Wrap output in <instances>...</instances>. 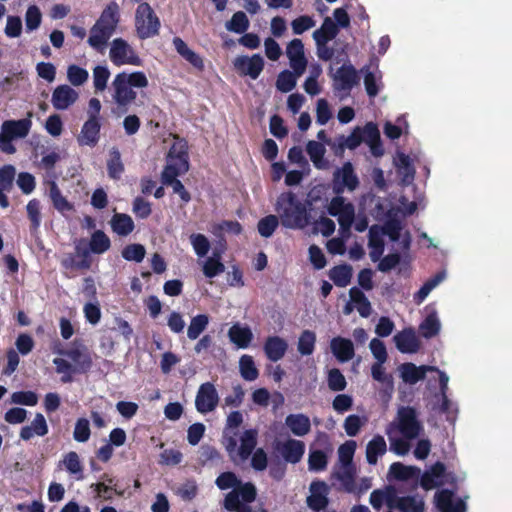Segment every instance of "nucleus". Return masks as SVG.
<instances>
[{"instance_id": "obj_59", "label": "nucleus", "mask_w": 512, "mask_h": 512, "mask_svg": "<svg viewBox=\"0 0 512 512\" xmlns=\"http://www.w3.org/2000/svg\"><path fill=\"white\" fill-rule=\"evenodd\" d=\"M47 192L53 202L54 207L64 214V197L56 184V176L46 177Z\"/></svg>"}, {"instance_id": "obj_39", "label": "nucleus", "mask_w": 512, "mask_h": 512, "mask_svg": "<svg viewBox=\"0 0 512 512\" xmlns=\"http://www.w3.org/2000/svg\"><path fill=\"white\" fill-rule=\"evenodd\" d=\"M395 165L397 173L401 178L404 185H410L414 181L415 168L412 164L411 158L404 153H397L395 157Z\"/></svg>"}, {"instance_id": "obj_54", "label": "nucleus", "mask_w": 512, "mask_h": 512, "mask_svg": "<svg viewBox=\"0 0 512 512\" xmlns=\"http://www.w3.org/2000/svg\"><path fill=\"white\" fill-rule=\"evenodd\" d=\"M306 151L316 168L323 169L326 167V161L324 160L326 150L322 143L311 140L307 143Z\"/></svg>"}, {"instance_id": "obj_29", "label": "nucleus", "mask_w": 512, "mask_h": 512, "mask_svg": "<svg viewBox=\"0 0 512 512\" xmlns=\"http://www.w3.org/2000/svg\"><path fill=\"white\" fill-rule=\"evenodd\" d=\"M263 349L270 361L277 362L285 356L288 343L279 336H269L264 343Z\"/></svg>"}, {"instance_id": "obj_15", "label": "nucleus", "mask_w": 512, "mask_h": 512, "mask_svg": "<svg viewBox=\"0 0 512 512\" xmlns=\"http://www.w3.org/2000/svg\"><path fill=\"white\" fill-rule=\"evenodd\" d=\"M175 141L167 155V164L165 167H172L173 170L188 171V145L184 139L174 137Z\"/></svg>"}, {"instance_id": "obj_2", "label": "nucleus", "mask_w": 512, "mask_h": 512, "mask_svg": "<svg viewBox=\"0 0 512 512\" xmlns=\"http://www.w3.org/2000/svg\"><path fill=\"white\" fill-rule=\"evenodd\" d=\"M120 21L119 6L111 2L90 29L88 44L99 53H104L109 39L113 36Z\"/></svg>"}, {"instance_id": "obj_63", "label": "nucleus", "mask_w": 512, "mask_h": 512, "mask_svg": "<svg viewBox=\"0 0 512 512\" xmlns=\"http://www.w3.org/2000/svg\"><path fill=\"white\" fill-rule=\"evenodd\" d=\"M215 483L220 490L232 489V491L240 490L244 485L233 472L221 473Z\"/></svg>"}, {"instance_id": "obj_55", "label": "nucleus", "mask_w": 512, "mask_h": 512, "mask_svg": "<svg viewBox=\"0 0 512 512\" xmlns=\"http://www.w3.org/2000/svg\"><path fill=\"white\" fill-rule=\"evenodd\" d=\"M111 241L102 231L96 230L92 233L89 241V250L94 254H103L110 249Z\"/></svg>"}, {"instance_id": "obj_46", "label": "nucleus", "mask_w": 512, "mask_h": 512, "mask_svg": "<svg viewBox=\"0 0 512 512\" xmlns=\"http://www.w3.org/2000/svg\"><path fill=\"white\" fill-rule=\"evenodd\" d=\"M36 151H39V153L42 155L38 166L47 172L46 177L56 176L53 173V169L55 164L61 159L60 154L54 149L51 150L49 148H45L44 146L37 148Z\"/></svg>"}, {"instance_id": "obj_28", "label": "nucleus", "mask_w": 512, "mask_h": 512, "mask_svg": "<svg viewBox=\"0 0 512 512\" xmlns=\"http://www.w3.org/2000/svg\"><path fill=\"white\" fill-rule=\"evenodd\" d=\"M384 230L381 226L373 225L369 229L368 247L370 249L369 256L373 262L381 259L384 252Z\"/></svg>"}, {"instance_id": "obj_8", "label": "nucleus", "mask_w": 512, "mask_h": 512, "mask_svg": "<svg viewBox=\"0 0 512 512\" xmlns=\"http://www.w3.org/2000/svg\"><path fill=\"white\" fill-rule=\"evenodd\" d=\"M256 487L250 483H244L240 490L230 491L225 495L223 506L228 511L253 512L249 505L256 499Z\"/></svg>"}, {"instance_id": "obj_23", "label": "nucleus", "mask_w": 512, "mask_h": 512, "mask_svg": "<svg viewBox=\"0 0 512 512\" xmlns=\"http://www.w3.org/2000/svg\"><path fill=\"white\" fill-rule=\"evenodd\" d=\"M425 311L426 316L419 325V332L424 338L430 339L440 332L441 322L436 309L432 305H427Z\"/></svg>"}, {"instance_id": "obj_51", "label": "nucleus", "mask_w": 512, "mask_h": 512, "mask_svg": "<svg viewBox=\"0 0 512 512\" xmlns=\"http://www.w3.org/2000/svg\"><path fill=\"white\" fill-rule=\"evenodd\" d=\"M329 278L338 287H346L352 278V268L349 265H338L329 270Z\"/></svg>"}, {"instance_id": "obj_22", "label": "nucleus", "mask_w": 512, "mask_h": 512, "mask_svg": "<svg viewBox=\"0 0 512 512\" xmlns=\"http://www.w3.org/2000/svg\"><path fill=\"white\" fill-rule=\"evenodd\" d=\"M434 370H437V368L434 366H416L413 363H404L399 367L402 380L410 385H414L418 381L423 380L427 372H432Z\"/></svg>"}, {"instance_id": "obj_10", "label": "nucleus", "mask_w": 512, "mask_h": 512, "mask_svg": "<svg viewBox=\"0 0 512 512\" xmlns=\"http://www.w3.org/2000/svg\"><path fill=\"white\" fill-rule=\"evenodd\" d=\"M135 27L141 39L158 34L160 21L148 3H140L135 13Z\"/></svg>"}, {"instance_id": "obj_43", "label": "nucleus", "mask_w": 512, "mask_h": 512, "mask_svg": "<svg viewBox=\"0 0 512 512\" xmlns=\"http://www.w3.org/2000/svg\"><path fill=\"white\" fill-rule=\"evenodd\" d=\"M257 436L256 429H248L241 434L238 448V455L241 460H246L251 456L257 444Z\"/></svg>"}, {"instance_id": "obj_31", "label": "nucleus", "mask_w": 512, "mask_h": 512, "mask_svg": "<svg viewBox=\"0 0 512 512\" xmlns=\"http://www.w3.org/2000/svg\"><path fill=\"white\" fill-rule=\"evenodd\" d=\"M224 247L215 248L212 255L203 261L202 270L207 278H214L225 271V266L221 261Z\"/></svg>"}, {"instance_id": "obj_57", "label": "nucleus", "mask_w": 512, "mask_h": 512, "mask_svg": "<svg viewBox=\"0 0 512 512\" xmlns=\"http://www.w3.org/2000/svg\"><path fill=\"white\" fill-rule=\"evenodd\" d=\"M249 25L250 22L246 14L242 11H238L226 22L225 28L230 32L243 34L248 30Z\"/></svg>"}, {"instance_id": "obj_16", "label": "nucleus", "mask_w": 512, "mask_h": 512, "mask_svg": "<svg viewBox=\"0 0 512 512\" xmlns=\"http://www.w3.org/2000/svg\"><path fill=\"white\" fill-rule=\"evenodd\" d=\"M286 55L289 59L291 69L297 75H302L308 64L302 41L298 38L291 40L286 46Z\"/></svg>"}, {"instance_id": "obj_38", "label": "nucleus", "mask_w": 512, "mask_h": 512, "mask_svg": "<svg viewBox=\"0 0 512 512\" xmlns=\"http://www.w3.org/2000/svg\"><path fill=\"white\" fill-rule=\"evenodd\" d=\"M173 45L177 53L199 71L204 69V61L202 57L188 47V45L180 38L173 39Z\"/></svg>"}, {"instance_id": "obj_49", "label": "nucleus", "mask_w": 512, "mask_h": 512, "mask_svg": "<svg viewBox=\"0 0 512 512\" xmlns=\"http://www.w3.org/2000/svg\"><path fill=\"white\" fill-rule=\"evenodd\" d=\"M446 277V272L441 271L437 273L435 276L427 280L421 288L416 292L413 296V300L417 305H420L430 294V292L435 289Z\"/></svg>"}, {"instance_id": "obj_35", "label": "nucleus", "mask_w": 512, "mask_h": 512, "mask_svg": "<svg viewBox=\"0 0 512 512\" xmlns=\"http://www.w3.org/2000/svg\"><path fill=\"white\" fill-rule=\"evenodd\" d=\"M100 121L98 117L89 118L83 125L78 141L81 145L94 146L99 139Z\"/></svg>"}, {"instance_id": "obj_48", "label": "nucleus", "mask_w": 512, "mask_h": 512, "mask_svg": "<svg viewBox=\"0 0 512 512\" xmlns=\"http://www.w3.org/2000/svg\"><path fill=\"white\" fill-rule=\"evenodd\" d=\"M385 433L389 439V449L391 452L395 453L398 456H405L410 451V441L413 439H406L401 436L398 437L395 435V431L391 430V428H386Z\"/></svg>"}, {"instance_id": "obj_6", "label": "nucleus", "mask_w": 512, "mask_h": 512, "mask_svg": "<svg viewBox=\"0 0 512 512\" xmlns=\"http://www.w3.org/2000/svg\"><path fill=\"white\" fill-rule=\"evenodd\" d=\"M31 124L29 119L5 120L1 125L0 150L6 154H14L16 147L12 141L25 138L30 132Z\"/></svg>"}, {"instance_id": "obj_4", "label": "nucleus", "mask_w": 512, "mask_h": 512, "mask_svg": "<svg viewBox=\"0 0 512 512\" xmlns=\"http://www.w3.org/2000/svg\"><path fill=\"white\" fill-rule=\"evenodd\" d=\"M92 363V353L82 341L69 344L66 347V381L88 372Z\"/></svg>"}, {"instance_id": "obj_18", "label": "nucleus", "mask_w": 512, "mask_h": 512, "mask_svg": "<svg viewBox=\"0 0 512 512\" xmlns=\"http://www.w3.org/2000/svg\"><path fill=\"white\" fill-rule=\"evenodd\" d=\"M436 507L440 512H465L466 504L462 499H454V493L444 489L436 492Z\"/></svg>"}, {"instance_id": "obj_27", "label": "nucleus", "mask_w": 512, "mask_h": 512, "mask_svg": "<svg viewBox=\"0 0 512 512\" xmlns=\"http://www.w3.org/2000/svg\"><path fill=\"white\" fill-rule=\"evenodd\" d=\"M186 172L187 171L173 170L172 167H165L162 172V183L164 185L171 186L173 192L178 194L184 202L190 201V195L177 177Z\"/></svg>"}, {"instance_id": "obj_13", "label": "nucleus", "mask_w": 512, "mask_h": 512, "mask_svg": "<svg viewBox=\"0 0 512 512\" xmlns=\"http://www.w3.org/2000/svg\"><path fill=\"white\" fill-rule=\"evenodd\" d=\"M359 185V180L354 172L350 162H346L343 166L334 172L333 191L336 194H342L345 189L354 191Z\"/></svg>"}, {"instance_id": "obj_21", "label": "nucleus", "mask_w": 512, "mask_h": 512, "mask_svg": "<svg viewBox=\"0 0 512 512\" xmlns=\"http://www.w3.org/2000/svg\"><path fill=\"white\" fill-rule=\"evenodd\" d=\"M285 426L296 437H305L311 432V420L304 413H292L286 416Z\"/></svg>"}, {"instance_id": "obj_11", "label": "nucleus", "mask_w": 512, "mask_h": 512, "mask_svg": "<svg viewBox=\"0 0 512 512\" xmlns=\"http://www.w3.org/2000/svg\"><path fill=\"white\" fill-rule=\"evenodd\" d=\"M109 57L116 66L141 64V59L134 49L122 38H116L111 42Z\"/></svg>"}, {"instance_id": "obj_36", "label": "nucleus", "mask_w": 512, "mask_h": 512, "mask_svg": "<svg viewBox=\"0 0 512 512\" xmlns=\"http://www.w3.org/2000/svg\"><path fill=\"white\" fill-rule=\"evenodd\" d=\"M173 45L177 53L199 71L204 69V61L202 57L188 47V45L180 38L173 39Z\"/></svg>"}, {"instance_id": "obj_41", "label": "nucleus", "mask_w": 512, "mask_h": 512, "mask_svg": "<svg viewBox=\"0 0 512 512\" xmlns=\"http://www.w3.org/2000/svg\"><path fill=\"white\" fill-rule=\"evenodd\" d=\"M387 451V444L383 436L375 435L366 445V460L370 465H376L378 458Z\"/></svg>"}, {"instance_id": "obj_1", "label": "nucleus", "mask_w": 512, "mask_h": 512, "mask_svg": "<svg viewBox=\"0 0 512 512\" xmlns=\"http://www.w3.org/2000/svg\"><path fill=\"white\" fill-rule=\"evenodd\" d=\"M148 83L144 72L118 73L110 87L111 98L116 106L115 112L119 115L127 113L137 98L135 89L146 88Z\"/></svg>"}, {"instance_id": "obj_37", "label": "nucleus", "mask_w": 512, "mask_h": 512, "mask_svg": "<svg viewBox=\"0 0 512 512\" xmlns=\"http://www.w3.org/2000/svg\"><path fill=\"white\" fill-rule=\"evenodd\" d=\"M173 45L177 53L199 71L204 69V61L202 57L188 47V45L180 38L173 39Z\"/></svg>"}, {"instance_id": "obj_60", "label": "nucleus", "mask_w": 512, "mask_h": 512, "mask_svg": "<svg viewBox=\"0 0 512 512\" xmlns=\"http://www.w3.org/2000/svg\"><path fill=\"white\" fill-rule=\"evenodd\" d=\"M47 192L53 202L54 207L64 214V197L56 184V176L46 177Z\"/></svg>"}, {"instance_id": "obj_34", "label": "nucleus", "mask_w": 512, "mask_h": 512, "mask_svg": "<svg viewBox=\"0 0 512 512\" xmlns=\"http://www.w3.org/2000/svg\"><path fill=\"white\" fill-rule=\"evenodd\" d=\"M331 351L340 362H348L354 357V346L351 340L334 337L330 342Z\"/></svg>"}, {"instance_id": "obj_24", "label": "nucleus", "mask_w": 512, "mask_h": 512, "mask_svg": "<svg viewBox=\"0 0 512 512\" xmlns=\"http://www.w3.org/2000/svg\"><path fill=\"white\" fill-rule=\"evenodd\" d=\"M362 142H365L375 157L382 156L384 153L381 141L380 132L377 125L373 122H368L361 128Z\"/></svg>"}, {"instance_id": "obj_9", "label": "nucleus", "mask_w": 512, "mask_h": 512, "mask_svg": "<svg viewBox=\"0 0 512 512\" xmlns=\"http://www.w3.org/2000/svg\"><path fill=\"white\" fill-rule=\"evenodd\" d=\"M331 78L333 90L340 100L348 97L359 82L358 72L351 63H344L332 73Z\"/></svg>"}, {"instance_id": "obj_5", "label": "nucleus", "mask_w": 512, "mask_h": 512, "mask_svg": "<svg viewBox=\"0 0 512 512\" xmlns=\"http://www.w3.org/2000/svg\"><path fill=\"white\" fill-rule=\"evenodd\" d=\"M386 428H391L406 439H417L423 432L417 411L409 406L400 407L396 418Z\"/></svg>"}, {"instance_id": "obj_50", "label": "nucleus", "mask_w": 512, "mask_h": 512, "mask_svg": "<svg viewBox=\"0 0 512 512\" xmlns=\"http://www.w3.org/2000/svg\"><path fill=\"white\" fill-rule=\"evenodd\" d=\"M108 176L113 180H119L124 172V164L121 160V154L117 148H112L107 160Z\"/></svg>"}, {"instance_id": "obj_47", "label": "nucleus", "mask_w": 512, "mask_h": 512, "mask_svg": "<svg viewBox=\"0 0 512 512\" xmlns=\"http://www.w3.org/2000/svg\"><path fill=\"white\" fill-rule=\"evenodd\" d=\"M420 472V469L415 466H406L400 462H395L390 466L388 475L396 480H409L418 478Z\"/></svg>"}, {"instance_id": "obj_12", "label": "nucleus", "mask_w": 512, "mask_h": 512, "mask_svg": "<svg viewBox=\"0 0 512 512\" xmlns=\"http://www.w3.org/2000/svg\"><path fill=\"white\" fill-rule=\"evenodd\" d=\"M219 394L212 382L202 383L195 397V408L201 414L213 412L219 404Z\"/></svg>"}, {"instance_id": "obj_25", "label": "nucleus", "mask_w": 512, "mask_h": 512, "mask_svg": "<svg viewBox=\"0 0 512 512\" xmlns=\"http://www.w3.org/2000/svg\"><path fill=\"white\" fill-rule=\"evenodd\" d=\"M445 466L437 462L425 471L421 478V485L426 490H430L443 485L446 482Z\"/></svg>"}, {"instance_id": "obj_17", "label": "nucleus", "mask_w": 512, "mask_h": 512, "mask_svg": "<svg viewBox=\"0 0 512 512\" xmlns=\"http://www.w3.org/2000/svg\"><path fill=\"white\" fill-rule=\"evenodd\" d=\"M310 495L307 497V506L316 511L325 510L329 504V488L325 482L314 481L309 487Z\"/></svg>"}, {"instance_id": "obj_62", "label": "nucleus", "mask_w": 512, "mask_h": 512, "mask_svg": "<svg viewBox=\"0 0 512 512\" xmlns=\"http://www.w3.org/2000/svg\"><path fill=\"white\" fill-rule=\"evenodd\" d=\"M66 470L77 481L84 479V467L76 452H69L66 454Z\"/></svg>"}, {"instance_id": "obj_40", "label": "nucleus", "mask_w": 512, "mask_h": 512, "mask_svg": "<svg viewBox=\"0 0 512 512\" xmlns=\"http://www.w3.org/2000/svg\"><path fill=\"white\" fill-rule=\"evenodd\" d=\"M110 226L112 231L120 237L128 236L135 228L133 219L125 213H115L110 219Z\"/></svg>"}, {"instance_id": "obj_52", "label": "nucleus", "mask_w": 512, "mask_h": 512, "mask_svg": "<svg viewBox=\"0 0 512 512\" xmlns=\"http://www.w3.org/2000/svg\"><path fill=\"white\" fill-rule=\"evenodd\" d=\"M239 373L241 377L249 382L255 381L259 376L258 368L250 355H242L239 359Z\"/></svg>"}, {"instance_id": "obj_14", "label": "nucleus", "mask_w": 512, "mask_h": 512, "mask_svg": "<svg viewBox=\"0 0 512 512\" xmlns=\"http://www.w3.org/2000/svg\"><path fill=\"white\" fill-rule=\"evenodd\" d=\"M235 70L242 76H249L255 80L259 77L264 68V59L260 54L249 56H238L233 61Z\"/></svg>"}, {"instance_id": "obj_53", "label": "nucleus", "mask_w": 512, "mask_h": 512, "mask_svg": "<svg viewBox=\"0 0 512 512\" xmlns=\"http://www.w3.org/2000/svg\"><path fill=\"white\" fill-rule=\"evenodd\" d=\"M351 301L355 304V307L360 316L367 318L371 314V304L365 294L356 287H353L349 291Z\"/></svg>"}, {"instance_id": "obj_42", "label": "nucleus", "mask_w": 512, "mask_h": 512, "mask_svg": "<svg viewBox=\"0 0 512 512\" xmlns=\"http://www.w3.org/2000/svg\"><path fill=\"white\" fill-rule=\"evenodd\" d=\"M384 230V236H388L393 242L401 240V244L404 249H407L410 245V236L408 233L402 235V224L398 220H389L384 226H381Z\"/></svg>"}, {"instance_id": "obj_44", "label": "nucleus", "mask_w": 512, "mask_h": 512, "mask_svg": "<svg viewBox=\"0 0 512 512\" xmlns=\"http://www.w3.org/2000/svg\"><path fill=\"white\" fill-rule=\"evenodd\" d=\"M339 32L338 26L330 17H326L320 28L316 29L312 36L315 42L321 44L328 43L333 40Z\"/></svg>"}, {"instance_id": "obj_3", "label": "nucleus", "mask_w": 512, "mask_h": 512, "mask_svg": "<svg viewBox=\"0 0 512 512\" xmlns=\"http://www.w3.org/2000/svg\"><path fill=\"white\" fill-rule=\"evenodd\" d=\"M275 211L285 228L302 229L308 224L306 205L293 192H283L278 196Z\"/></svg>"}, {"instance_id": "obj_26", "label": "nucleus", "mask_w": 512, "mask_h": 512, "mask_svg": "<svg viewBox=\"0 0 512 512\" xmlns=\"http://www.w3.org/2000/svg\"><path fill=\"white\" fill-rule=\"evenodd\" d=\"M15 175L16 169L13 165L7 164L0 167V207L2 208L9 206L6 193L12 190Z\"/></svg>"}, {"instance_id": "obj_19", "label": "nucleus", "mask_w": 512, "mask_h": 512, "mask_svg": "<svg viewBox=\"0 0 512 512\" xmlns=\"http://www.w3.org/2000/svg\"><path fill=\"white\" fill-rule=\"evenodd\" d=\"M396 348L401 353H416L420 348V341L413 328L404 329L394 335Z\"/></svg>"}, {"instance_id": "obj_56", "label": "nucleus", "mask_w": 512, "mask_h": 512, "mask_svg": "<svg viewBox=\"0 0 512 512\" xmlns=\"http://www.w3.org/2000/svg\"><path fill=\"white\" fill-rule=\"evenodd\" d=\"M209 324V317L206 314H198L191 318L187 329V337L196 340Z\"/></svg>"}, {"instance_id": "obj_58", "label": "nucleus", "mask_w": 512, "mask_h": 512, "mask_svg": "<svg viewBox=\"0 0 512 512\" xmlns=\"http://www.w3.org/2000/svg\"><path fill=\"white\" fill-rule=\"evenodd\" d=\"M316 334L311 330H304L298 339L297 350L302 356H309L314 352Z\"/></svg>"}, {"instance_id": "obj_30", "label": "nucleus", "mask_w": 512, "mask_h": 512, "mask_svg": "<svg viewBox=\"0 0 512 512\" xmlns=\"http://www.w3.org/2000/svg\"><path fill=\"white\" fill-rule=\"evenodd\" d=\"M333 476L347 492L356 491V483L354 481L355 467L353 464L338 463L334 468Z\"/></svg>"}, {"instance_id": "obj_64", "label": "nucleus", "mask_w": 512, "mask_h": 512, "mask_svg": "<svg viewBox=\"0 0 512 512\" xmlns=\"http://www.w3.org/2000/svg\"><path fill=\"white\" fill-rule=\"evenodd\" d=\"M408 129V123L404 115H401L397 118L396 123L393 124L390 121H387L384 125V134L392 139H398L403 132H406Z\"/></svg>"}, {"instance_id": "obj_20", "label": "nucleus", "mask_w": 512, "mask_h": 512, "mask_svg": "<svg viewBox=\"0 0 512 512\" xmlns=\"http://www.w3.org/2000/svg\"><path fill=\"white\" fill-rule=\"evenodd\" d=\"M277 449L285 461L295 464L302 459L305 453V444L301 440L289 438L280 443Z\"/></svg>"}, {"instance_id": "obj_61", "label": "nucleus", "mask_w": 512, "mask_h": 512, "mask_svg": "<svg viewBox=\"0 0 512 512\" xmlns=\"http://www.w3.org/2000/svg\"><path fill=\"white\" fill-rule=\"evenodd\" d=\"M300 76L301 75H297L293 70L292 71H289V70L282 71L277 77V81H276L277 89L283 93L292 91L297 84L298 77H300Z\"/></svg>"}, {"instance_id": "obj_32", "label": "nucleus", "mask_w": 512, "mask_h": 512, "mask_svg": "<svg viewBox=\"0 0 512 512\" xmlns=\"http://www.w3.org/2000/svg\"><path fill=\"white\" fill-rule=\"evenodd\" d=\"M424 500L419 495L394 498V503H389L390 508L400 512H424Z\"/></svg>"}, {"instance_id": "obj_7", "label": "nucleus", "mask_w": 512, "mask_h": 512, "mask_svg": "<svg viewBox=\"0 0 512 512\" xmlns=\"http://www.w3.org/2000/svg\"><path fill=\"white\" fill-rule=\"evenodd\" d=\"M328 212L331 216L337 218L341 237H349L355 216L354 205L343 196L337 194L330 201Z\"/></svg>"}, {"instance_id": "obj_33", "label": "nucleus", "mask_w": 512, "mask_h": 512, "mask_svg": "<svg viewBox=\"0 0 512 512\" xmlns=\"http://www.w3.org/2000/svg\"><path fill=\"white\" fill-rule=\"evenodd\" d=\"M228 337L237 348L245 349L251 344L253 333L248 326L236 323L230 327Z\"/></svg>"}, {"instance_id": "obj_45", "label": "nucleus", "mask_w": 512, "mask_h": 512, "mask_svg": "<svg viewBox=\"0 0 512 512\" xmlns=\"http://www.w3.org/2000/svg\"><path fill=\"white\" fill-rule=\"evenodd\" d=\"M364 73V85L367 94L370 97H375L381 90V72L378 70L376 66L373 71L370 70L369 67H365L362 69Z\"/></svg>"}]
</instances>
